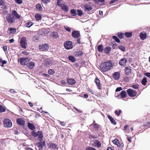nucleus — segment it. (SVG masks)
Wrapping results in <instances>:
<instances>
[{
  "label": "nucleus",
  "mask_w": 150,
  "mask_h": 150,
  "mask_svg": "<svg viewBox=\"0 0 150 150\" xmlns=\"http://www.w3.org/2000/svg\"><path fill=\"white\" fill-rule=\"evenodd\" d=\"M112 64L110 61H108L107 62L102 63L100 68L102 72H106L110 70L112 67Z\"/></svg>",
  "instance_id": "1"
},
{
  "label": "nucleus",
  "mask_w": 150,
  "mask_h": 150,
  "mask_svg": "<svg viewBox=\"0 0 150 150\" xmlns=\"http://www.w3.org/2000/svg\"><path fill=\"white\" fill-rule=\"evenodd\" d=\"M31 134L33 136L36 137L37 136L38 137V140H42L43 136L42 132L41 131H38L36 132L34 131L31 132Z\"/></svg>",
  "instance_id": "2"
},
{
  "label": "nucleus",
  "mask_w": 150,
  "mask_h": 150,
  "mask_svg": "<svg viewBox=\"0 0 150 150\" xmlns=\"http://www.w3.org/2000/svg\"><path fill=\"white\" fill-rule=\"evenodd\" d=\"M20 43L21 47L24 49L26 48L27 44L26 38L23 37L21 38L20 40Z\"/></svg>",
  "instance_id": "3"
},
{
  "label": "nucleus",
  "mask_w": 150,
  "mask_h": 150,
  "mask_svg": "<svg viewBox=\"0 0 150 150\" xmlns=\"http://www.w3.org/2000/svg\"><path fill=\"white\" fill-rule=\"evenodd\" d=\"M6 19L8 22L10 24L13 23L15 21V18L13 17L10 14L6 17Z\"/></svg>",
  "instance_id": "4"
},
{
  "label": "nucleus",
  "mask_w": 150,
  "mask_h": 150,
  "mask_svg": "<svg viewBox=\"0 0 150 150\" xmlns=\"http://www.w3.org/2000/svg\"><path fill=\"white\" fill-rule=\"evenodd\" d=\"M72 42L71 41H67L64 43V46L66 49L69 50L73 47Z\"/></svg>",
  "instance_id": "5"
},
{
  "label": "nucleus",
  "mask_w": 150,
  "mask_h": 150,
  "mask_svg": "<svg viewBox=\"0 0 150 150\" xmlns=\"http://www.w3.org/2000/svg\"><path fill=\"white\" fill-rule=\"evenodd\" d=\"M127 92L128 95L131 97H134L136 95V91L130 88L127 90Z\"/></svg>",
  "instance_id": "6"
},
{
  "label": "nucleus",
  "mask_w": 150,
  "mask_h": 150,
  "mask_svg": "<svg viewBox=\"0 0 150 150\" xmlns=\"http://www.w3.org/2000/svg\"><path fill=\"white\" fill-rule=\"evenodd\" d=\"M3 122L4 126L6 127H10L12 126V122L9 119H5Z\"/></svg>",
  "instance_id": "7"
},
{
  "label": "nucleus",
  "mask_w": 150,
  "mask_h": 150,
  "mask_svg": "<svg viewBox=\"0 0 150 150\" xmlns=\"http://www.w3.org/2000/svg\"><path fill=\"white\" fill-rule=\"evenodd\" d=\"M20 61L21 65H27L29 60L28 58H22L20 59Z\"/></svg>",
  "instance_id": "8"
},
{
  "label": "nucleus",
  "mask_w": 150,
  "mask_h": 150,
  "mask_svg": "<svg viewBox=\"0 0 150 150\" xmlns=\"http://www.w3.org/2000/svg\"><path fill=\"white\" fill-rule=\"evenodd\" d=\"M91 145L94 147H99L101 145L100 142L97 140H94L91 144Z\"/></svg>",
  "instance_id": "9"
},
{
  "label": "nucleus",
  "mask_w": 150,
  "mask_h": 150,
  "mask_svg": "<svg viewBox=\"0 0 150 150\" xmlns=\"http://www.w3.org/2000/svg\"><path fill=\"white\" fill-rule=\"evenodd\" d=\"M71 35L74 38L77 39L79 38L80 34L79 31L75 30L72 32Z\"/></svg>",
  "instance_id": "10"
},
{
  "label": "nucleus",
  "mask_w": 150,
  "mask_h": 150,
  "mask_svg": "<svg viewBox=\"0 0 150 150\" xmlns=\"http://www.w3.org/2000/svg\"><path fill=\"white\" fill-rule=\"evenodd\" d=\"M127 60L126 58H122L119 61V64L122 66L124 67L125 66L126 63L127 62Z\"/></svg>",
  "instance_id": "11"
},
{
  "label": "nucleus",
  "mask_w": 150,
  "mask_h": 150,
  "mask_svg": "<svg viewBox=\"0 0 150 150\" xmlns=\"http://www.w3.org/2000/svg\"><path fill=\"white\" fill-rule=\"evenodd\" d=\"M39 47L41 50L45 51L49 48V45L47 44H43L40 45Z\"/></svg>",
  "instance_id": "12"
},
{
  "label": "nucleus",
  "mask_w": 150,
  "mask_h": 150,
  "mask_svg": "<svg viewBox=\"0 0 150 150\" xmlns=\"http://www.w3.org/2000/svg\"><path fill=\"white\" fill-rule=\"evenodd\" d=\"M45 64L47 66L53 63L52 59L51 58H49L45 59L44 60Z\"/></svg>",
  "instance_id": "13"
},
{
  "label": "nucleus",
  "mask_w": 150,
  "mask_h": 150,
  "mask_svg": "<svg viewBox=\"0 0 150 150\" xmlns=\"http://www.w3.org/2000/svg\"><path fill=\"white\" fill-rule=\"evenodd\" d=\"M38 145L39 148V150H42V148L45 145V142H40L38 143Z\"/></svg>",
  "instance_id": "14"
},
{
  "label": "nucleus",
  "mask_w": 150,
  "mask_h": 150,
  "mask_svg": "<svg viewBox=\"0 0 150 150\" xmlns=\"http://www.w3.org/2000/svg\"><path fill=\"white\" fill-rule=\"evenodd\" d=\"M61 5L62 9L64 12H67L69 11V7L65 4H63Z\"/></svg>",
  "instance_id": "15"
},
{
  "label": "nucleus",
  "mask_w": 150,
  "mask_h": 150,
  "mask_svg": "<svg viewBox=\"0 0 150 150\" xmlns=\"http://www.w3.org/2000/svg\"><path fill=\"white\" fill-rule=\"evenodd\" d=\"M13 17H14L15 18L19 19L20 17L15 10H13L11 14Z\"/></svg>",
  "instance_id": "16"
},
{
  "label": "nucleus",
  "mask_w": 150,
  "mask_h": 150,
  "mask_svg": "<svg viewBox=\"0 0 150 150\" xmlns=\"http://www.w3.org/2000/svg\"><path fill=\"white\" fill-rule=\"evenodd\" d=\"M125 73L126 75H129L131 73L132 69L130 67H126L125 68Z\"/></svg>",
  "instance_id": "17"
},
{
  "label": "nucleus",
  "mask_w": 150,
  "mask_h": 150,
  "mask_svg": "<svg viewBox=\"0 0 150 150\" xmlns=\"http://www.w3.org/2000/svg\"><path fill=\"white\" fill-rule=\"evenodd\" d=\"M17 122L18 124L23 125L25 124V121L22 118H18L17 119Z\"/></svg>",
  "instance_id": "18"
},
{
  "label": "nucleus",
  "mask_w": 150,
  "mask_h": 150,
  "mask_svg": "<svg viewBox=\"0 0 150 150\" xmlns=\"http://www.w3.org/2000/svg\"><path fill=\"white\" fill-rule=\"evenodd\" d=\"M50 37L53 38H57L58 37L57 33L55 32H52L50 35Z\"/></svg>",
  "instance_id": "19"
},
{
  "label": "nucleus",
  "mask_w": 150,
  "mask_h": 150,
  "mask_svg": "<svg viewBox=\"0 0 150 150\" xmlns=\"http://www.w3.org/2000/svg\"><path fill=\"white\" fill-rule=\"evenodd\" d=\"M120 74L118 72H115L113 74V77L115 80L118 79L120 78Z\"/></svg>",
  "instance_id": "20"
},
{
  "label": "nucleus",
  "mask_w": 150,
  "mask_h": 150,
  "mask_svg": "<svg viewBox=\"0 0 150 150\" xmlns=\"http://www.w3.org/2000/svg\"><path fill=\"white\" fill-rule=\"evenodd\" d=\"M67 82L70 85H73L75 84L76 82L75 80L72 79H68Z\"/></svg>",
  "instance_id": "21"
},
{
  "label": "nucleus",
  "mask_w": 150,
  "mask_h": 150,
  "mask_svg": "<svg viewBox=\"0 0 150 150\" xmlns=\"http://www.w3.org/2000/svg\"><path fill=\"white\" fill-rule=\"evenodd\" d=\"M146 35L145 33H141L140 34V37L142 40H144L146 38Z\"/></svg>",
  "instance_id": "22"
},
{
  "label": "nucleus",
  "mask_w": 150,
  "mask_h": 150,
  "mask_svg": "<svg viewBox=\"0 0 150 150\" xmlns=\"http://www.w3.org/2000/svg\"><path fill=\"white\" fill-rule=\"evenodd\" d=\"M120 95L121 98H125L126 97L127 93L125 91H122L121 92Z\"/></svg>",
  "instance_id": "23"
},
{
  "label": "nucleus",
  "mask_w": 150,
  "mask_h": 150,
  "mask_svg": "<svg viewBox=\"0 0 150 150\" xmlns=\"http://www.w3.org/2000/svg\"><path fill=\"white\" fill-rule=\"evenodd\" d=\"M85 11L89 12L92 9V8L88 5H85L84 6Z\"/></svg>",
  "instance_id": "24"
},
{
  "label": "nucleus",
  "mask_w": 150,
  "mask_h": 150,
  "mask_svg": "<svg viewBox=\"0 0 150 150\" xmlns=\"http://www.w3.org/2000/svg\"><path fill=\"white\" fill-rule=\"evenodd\" d=\"M108 118L110 120L111 122V123L113 124V125H115L116 124V122L114 119L110 115H108Z\"/></svg>",
  "instance_id": "25"
},
{
  "label": "nucleus",
  "mask_w": 150,
  "mask_h": 150,
  "mask_svg": "<svg viewBox=\"0 0 150 150\" xmlns=\"http://www.w3.org/2000/svg\"><path fill=\"white\" fill-rule=\"evenodd\" d=\"M28 126L29 128L31 130H33L35 129V127L33 124L29 122L28 123Z\"/></svg>",
  "instance_id": "26"
},
{
  "label": "nucleus",
  "mask_w": 150,
  "mask_h": 150,
  "mask_svg": "<svg viewBox=\"0 0 150 150\" xmlns=\"http://www.w3.org/2000/svg\"><path fill=\"white\" fill-rule=\"evenodd\" d=\"M27 65L30 69H33L35 66V64L33 62H29V63L28 62Z\"/></svg>",
  "instance_id": "27"
},
{
  "label": "nucleus",
  "mask_w": 150,
  "mask_h": 150,
  "mask_svg": "<svg viewBox=\"0 0 150 150\" xmlns=\"http://www.w3.org/2000/svg\"><path fill=\"white\" fill-rule=\"evenodd\" d=\"M50 148L54 149H58V147L57 145H56L55 144L51 143L50 144Z\"/></svg>",
  "instance_id": "28"
},
{
  "label": "nucleus",
  "mask_w": 150,
  "mask_h": 150,
  "mask_svg": "<svg viewBox=\"0 0 150 150\" xmlns=\"http://www.w3.org/2000/svg\"><path fill=\"white\" fill-rule=\"evenodd\" d=\"M36 9L40 11H42V8L41 5L40 4H38L36 6Z\"/></svg>",
  "instance_id": "29"
},
{
  "label": "nucleus",
  "mask_w": 150,
  "mask_h": 150,
  "mask_svg": "<svg viewBox=\"0 0 150 150\" xmlns=\"http://www.w3.org/2000/svg\"><path fill=\"white\" fill-rule=\"evenodd\" d=\"M95 82L97 84V85L98 86V89H100V80H99V79L97 78L95 80Z\"/></svg>",
  "instance_id": "30"
},
{
  "label": "nucleus",
  "mask_w": 150,
  "mask_h": 150,
  "mask_svg": "<svg viewBox=\"0 0 150 150\" xmlns=\"http://www.w3.org/2000/svg\"><path fill=\"white\" fill-rule=\"evenodd\" d=\"M111 48L110 47H105L104 49V51L106 53H108L111 50Z\"/></svg>",
  "instance_id": "31"
},
{
  "label": "nucleus",
  "mask_w": 150,
  "mask_h": 150,
  "mask_svg": "<svg viewBox=\"0 0 150 150\" xmlns=\"http://www.w3.org/2000/svg\"><path fill=\"white\" fill-rule=\"evenodd\" d=\"M97 49L98 52H102L103 50V47L102 45H100L98 46Z\"/></svg>",
  "instance_id": "32"
},
{
  "label": "nucleus",
  "mask_w": 150,
  "mask_h": 150,
  "mask_svg": "<svg viewBox=\"0 0 150 150\" xmlns=\"http://www.w3.org/2000/svg\"><path fill=\"white\" fill-rule=\"evenodd\" d=\"M44 34L43 29H41L38 30V35H43Z\"/></svg>",
  "instance_id": "33"
},
{
  "label": "nucleus",
  "mask_w": 150,
  "mask_h": 150,
  "mask_svg": "<svg viewBox=\"0 0 150 150\" xmlns=\"http://www.w3.org/2000/svg\"><path fill=\"white\" fill-rule=\"evenodd\" d=\"M69 60L72 62H74L76 61V59L74 57L72 56H70L69 57Z\"/></svg>",
  "instance_id": "34"
},
{
  "label": "nucleus",
  "mask_w": 150,
  "mask_h": 150,
  "mask_svg": "<svg viewBox=\"0 0 150 150\" xmlns=\"http://www.w3.org/2000/svg\"><path fill=\"white\" fill-rule=\"evenodd\" d=\"M125 35L127 38H129L132 35V32H127L125 33Z\"/></svg>",
  "instance_id": "35"
},
{
  "label": "nucleus",
  "mask_w": 150,
  "mask_h": 150,
  "mask_svg": "<svg viewBox=\"0 0 150 150\" xmlns=\"http://www.w3.org/2000/svg\"><path fill=\"white\" fill-rule=\"evenodd\" d=\"M35 18L36 20L38 21L41 19V16L39 14H36L35 16Z\"/></svg>",
  "instance_id": "36"
},
{
  "label": "nucleus",
  "mask_w": 150,
  "mask_h": 150,
  "mask_svg": "<svg viewBox=\"0 0 150 150\" xmlns=\"http://www.w3.org/2000/svg\"><path fill=\"white\" fill-rule=\"evenodd\" d=\"M8 30L10 32V33H15V32L16 31V28H11L10 29H8Z\"/></svg>",
  "instance_id": "37"
},
{
  "label": "nucleus",
  "mask_w": 150,
  "mask_h": 150,
  "mask_svg": "<svg viewBox=\"0 0 150 150\" xmlns=\"http://www.w3.org/2000/svg\"><path fill=\"white\" fill-rule=\"evenodd\" d=\"M33 23L32 22H29L26 23L25 25V26L30 27L33 24Z\"/></svg>",
  "instance_id": "38"
},
{
  "label": "nucleus",
  "mask_w": 150,
  "mask_h": 150,
  "mask_svg": "<svg viewBox=\"0 0 150 150\" xmlns=\"http://www.w3.org/2000/svg\"><path fill=\"white\" fill-rule=\"evenodd\" d=\"M147 81V78L146 77L144 78L142 81V84L143 85H145Z\"/></svg>",
  "instance_id": "39"
},
{
  "label": "nucleus",
  "mask_w": 150,
  "mask_h": 150,
  "mask_svg": "<svg viewBox=\"0 0 150 150\" xmlns=\"http://www.w3.org/2000/svg\"><path fill=\"white\" fill-rule=\"evenodd\" d=\"M112 142L114 144L117 145L118 146V145H119V140L116 139H115L114 140L112 141Z\"/></svg>",
  "instance_id": "40"
},
{
  "label": "nucleus",
  "mask_w": 150,
  "mask_h": 150,
  "mask_svg": "<svg viewBox=\"0 0 150 150\" xmlns=\"http://www.w3.org/2000/svg\"><path fill=\"white\" fill-rule=\"evenodd\" d=\"M55 72V71L53 69H50L48 70V73L50 75L53 74Z\"/></svg>",
  "instance_id": "41"
},
{
  "label": "nucleus",
  "mask_w": 150,
  "mask_h": 150,
  "mask_svg": "<svg viewBox=\"0 0 150 150\" xmlns=\"http://www.w3.org/2000/svg\"><path fill=\"white\" fill-rule=\"evenodd\" d=\"M112 38L117 43L120 42V40L117 36H113Z\"/></svg>",
  "instance_id": "42"
},
{
  "label": "nucleus",
  "mask_w": 150,
  "mask_h": 150,
  "mask_svg": "<svg viewBox=\"0 0 150 150\" xmlns=\"http://www.w3.org/2000/svg\"><path fill=\"white\" fill-rule=\"evenodd\" d=\"M118 47L119 49L122 51H124L125 50V47L122 45L119 46Z\"/></svg>",
  "instance_id": "43"
},
{
  "label": "nucleus",
  "mask_w": 150,
  "mask_h": 150,
  "mask_svg": "<svg viewBox=\"0 0 150 150\" xmlns=\"http://www.w3.org/2000/svg\"><path fill=\"white\" fill-rule=\"evenodd\" d=\"M71 12L73 16H75L76 15V11L75 9L71 10Z\"/></svg>",
  "instance_id": "44"
},
{
  "label": "nucleus",
  "mask_w": 150,
  "mask_h": 150,
  "mask_svg": "<svg viewBox=\"0 0 150 150\" xmlns=\"http://www.w3.org/2000/svg\"><path fill=\"white\" fill-rule=\"evenodd\" d=\"M5 109L1 105H0V112H2L5 111Z\"/></svg>",
  "instance_id": "45"
},
{
  "label": "nucleus",
  "mask_w": 150,
  "mask_h": 150,
  "mask_svg": "<svg viewBox=\"0 0 150 150\" xmlns=\"http://www.w3.org/2000/svg\"><path fill=\"white\" fill-rule=\"evenodd\" d=\"M132 87L136 89H138L139 87V85L138 84L132 85Z\"/></svg>",
  "instance_id": "46"
},
{
  "label": "nucleus",
  "mask_w": 150,
  "mask_h": 150,
  "mask_svg": "<svg viewBox=\"0 0 150 150\" xmlns=\"http://www.w3.org/2000/svg\"><path fill=\"white\" fill-rule=\"evenodd\" d=\"M86 150H96L95 149L91 147H88L86 148Z\"/></svg>",
  "instance_id": "47"
},
{
  "label": "nucleus",
  "mask_w": 150,
  "mask_h": 150,
  "mask_svg": "<svg viewBox=\"0 0 150 150\" xmlns=\"http://www.w3.org/2000/svg\"><path fill=\"white\" fill-rule=\"evenodd\" d=\"M77 14L78 15L81 16L83 14L82 11L81 10H78Z\"/></svg>",
  "instance_id": "48"
},
{
  "label": "nucleus",
  "mask_w": 150,
  "mask_h": 150,
  "mask_svg": "<svg viewBox=\"0 0 150 150\" xmlns=\"http://www.w3.org/2000/svg\"><path fill=\"white\" fill-rule=\"evenodd\" d=\"M118 0H111L110 1V4H115L117 2Z\"/></svg>",
  "instance_id": "49"
},
{
  "label": "nucleus",
  "mask_w": 150,
  "mask_h": 150,
  "mask_svg": "<svg viewBox=\"0 0 150 150\" xmlns=\"http://www.w3.org/2000/svg\"><path fill=\"white\" fill-rule=\"evenodd\" d=\"M118 36L120 38H123V34L122 33H118Z\"/></svg>",
  "instance_id": "50"
},
{
  "label": "nucleus",
  "mask_w": 150,
  "mask_h": 150,
  "mask_svg": "<svg viewBox=\"0 0 150 150\" xmlns=\"http://www.w3.org/2000/svg\"><path fill=\"white\" fill-rule=\"evenodd\" d=\"M15 1L18 4H21L23 2L22 0H15Z\"/></svg>",
  "instance_id": "51"
},
{
  "label": "nucleus",
  "mask_w": 150,
  "mask_h": 150,
  "mask_svg": "<svg viewBox=\"0 0 150 150\" xmlns=\"http://www.w3.org/2000/svg\"><path fill=\"white\" fill-rule=\"evenodd\" d=\"M124 81L125 82H128L129 80V78L127 76L124 77Z\"/></svg>",
  "instance_id": "52"
},
{
  "label": "nucleus",
  "mask_w": 150,
  "mask_h": 150,
  "mask_svg": "<svg viewBox=\"0 0 150 150\" xmlns=\"http://www.w3.org/2000/svg\"><path fill=\"white\" fill-rule=\"evenodd\" d=\"M64 28L67 31L70 32L71 31V29L69 27L67 26H65Z\"/></svg>",
  "instance_id": "53"
},
{
  "label": "nucleus",
  "mask_w": 150,
  "mask_h": 150,
  "mask_svg": "<svg viewBox=\"0 0 150 150\" xmlns=\"http://www.w3.org/2000/svg\"><path fill=\"white\" fill-rule=\"evenodd\" d=\"M43 3L46 4L50 1V0H41Z\"/></svg>",
  "instance_id": "54"
},
{
  "label": "nucleus",
  "mask_w": 150,
  "mask_h": 150,
  "mask_svg": "<svg viewBox=\"0 0 150 150\" xmlns=\"http://www.w3.org/2000/svg\"><path fill=\"white\" fill-rule=\"evenodd\" d=\"M122 89L121 87H118L116 89V92H119L122 90Z\"/></svg>",
  "instance_id": "55"
},
{
  "label": "nucleus",
  "mask_w": 150,
  "mask_h": 150,
  "mask_svg": "<svg viewBox=\"0 0 150 150\" xmlns=\"http://www.w3.org/2000/svg\"><path fill=\"white\" fill-rule=\"evenodd\" d=\"M97 124H94L93 127L96 129H97L99 128Z\"/></svg>",
  "instance_id": "56"
},
{
  "label": "nucleus",
  "mask_w": 150,
  "mask_h": 150,
  "mask_svg": "<svg viewBox=\"0 0 150 150\" xmlns=\"http://www.w3.org/2000/svg\"><path fill=\"white\" fill-rule=\"evenodd\" d=\"M145 75L147 77L150 78V73L146 72L145 73Z\"/></svg>",
  "instance_id": "57"
},
{
  "label": "nucleus",
  "mask_w": 150,
  "mask_h": 150,
  "mask_svg": "<svg viewBox=\"0 0 150 150\" xmlns=\"http://www.w3.org/2000/svg\"><path fill=\"white\" fill-rule=\"evenodd\" d=\"M63 4H61L60 2L59 1V0H58V1L57 2V5L61 7V5Z\"/></svg>",
  "instance_id": "58"
},
{
  "label": "nucleus",
  "mask_w": 150,
  "mask_h": 150,
  "mask_svg": "<svg viewBox=\"0 0 150 150\" xmlns=\"http://www.w3.org/2000/svg\"><path fill=\"white\" fill-rule=\"evenodd\" d=\"M3 49L4 51L6 52L7 51V47L6 46H4L3 47Z\"/></svg>",
  "instance_id": "59"
},
{
  "label": "nucleus",
  "mask_w": 150,
  "mask_h": 150,
  "mask_svg": "<svg viewBox=\"0 0 150 150\" xmlns=\"http://www.w3.org/2000/svg\"><path fill=\"white\" fill-rule=\"evenodd\" d=\"M118 146L119 147H122L124 146V144L122 143L121 144L119 143V145H118Z\"/></svg>",
  "instance_id": "60"
},
{
  "label": "nucleus",
  "mask_w": 150,
  "mask_h": 150,
  "mask_svg": "<svg viewBox=\"0 0 150 150\" xmlns=\"http://www.w3.org/2000/svg\"><path fill=\"white\" fill-rule=\"evenodd\" d=\"M115 113L117 115L119 116L120 115V113L118 112V111L117 110H116L115 111Z\"/></svg>",
  "instance_id": "61"
},
{
  "label": "nucleus",
  "mask_w": 150,
  "mask_h": 150,
  "mask_svg": "<svg viewBox=\"0 0 150 150\" xmlns=\"http://www.w3.org/2000/svg\"><path fill=\"white\" fill-rule=\"evenodd\" d=\"M88 91H89L92 94H94V92L91 89H90V88L88 89Z\"/></svg>",
  "instance_id": "62"
},
{
  "label": "nucleus",
  "mask_w": 150,
  "mask_h": 150,
  "mask_svg": "<svg viewBox=\"0 0 150 150\" xmlns=\"http://www.w3.org/2000/svg\"><path fill=\"white\" fill-rule=\"evenodd\" d=\"M127 139L128 141L129 142H131V138L130 137H127Z\"/></svg>",
  "instance_id": "63"
},
{
  "label": "nucleus",
  "mask_w": 150,
  "mask_h": 150,
  "mask_svg": "<svg viewBox=\"0 0 150 150\" xmlns=\"http://www.w3.org/2000/svg\"><path fill=\"white\" fill-rule=\"evenodd\" d=\"M9 41L10 43H13L14 42V40L13 39H11Z\"/></svg>",
  "instance_id": "64"
}]
</instances>
